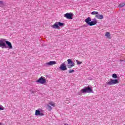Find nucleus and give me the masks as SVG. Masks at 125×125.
Masks as SVG:
<instances>
[{
	"label": "nucleus",
	"mask_w": 125,
	"mask_h": 125,
	"mask_svg": "<svg viewBox=\"0 0 125 125\" xmlns=\"http://www.w3.org/2000/svg\"><path fill=\"white\" fill-rule=\"evenodd\" d=\"M3 110H4L3 106H2L1 105H0V111H2Z\"/></svg>",
	"instance_id": "obj_23"
},
{
	"label": "nucleus",
	"mask_w": 125,
	"mask_h": 125,
	"mask_svg": "<svg viewBox=\"0 0 125 125\" xmlns=\"http://www.w3.org/2000/svg\"><path fill=\"white\" fill-rule=\"evenodd\" d=\"M36 83H39L41 84H44L46 83V79H45V77L42 76L36 81Z\"/></svg>",
	"instance_id": "obj_4"
},
{
	"label": "nucleus",
	"mask_w": 125,
	"mask_h": 125,
	"mask_svg": "<svg viewBox=\"0 0 125 125\" xmlns=\"http://www.w3.org/2000/svg\"><path fill=\"white\" fill-rule=\"evenodd\" d=\"M74 72H75V70H73V69H70V70H69L68 73H69V74H72V73H74Z\"/></svg>",
	"instance_id": "obj_22"
},
{
	"label": "nucleus",
	"mask_w": 125,
	"mask_h": 125,
	"mask_svg": "<svg viewBox=\"0 0 125 125\" xmlns=\"http://www.w3.org/2000/svg\"><path fill=\"white\" fill-rule=\"evenodd\" d=\"M85 22L87 23L88 25H89V23L91 22V18L90 17H88L85 20Z\"/></svg>",
	"instance_id": "obj_12"
},
{
	"label": "nucleus",
	"mask_w": 125,
	"mask_h": 125,
	"mask_svg": "<svg viewBox=\"0 0 125 125\" xmlns=\"http://www.w3.org/2000/svg\"><path fill=\"white\" fill-rule=\"evenodd\" d=\"M76 61L78 65H81V64H83L82 62H79L77 60H76Z\"/></svg>",
	"instance_id": "obj_21"
},
{
	"label": "nucleus",
	"mask_w": 125,
	"mask_h": 125,
	"mask_svg": "<svg viewBox=\"0 0 125 125\" xmlns=\"http://www.w3.org/2000/svg\"><path fill=\"white\" fill-rule=\"evenodd\" d=\"M117 83H119V80L111 79L108 80L105 84L107 85H113V84H117Z\"/></svg>",
	"instance_id": "obj_3"
},
{
	"label": "nucleus",
	"mask_w": 125,
	"mask_h": 125,
	"mask_svg": "<svg viewBox=\"0 0 125 125\" xmlns=\"http://www.w3.org/2000/svg\"><path fill=\"white\" fill-rule=\"evenodd\" d=\"M47 109L48 111H51V110H52V107H51V106L48 104L47 105Z\"/></svg>",
	"instance_id": "obj_15"
},
{
	"label": "nucleus",
	"mask_w": 125,
	"mask_h": 125,
	"mask_svg": "<svg viewBox=\"0 0 125 125\" xmlns=\"http://www.w3.org/2000/svg\"><path fill=\"white\" fill-rule=\"evenodd\" d=\"M53 29H59V25L58 22H56L53 25L51 26Z\"/></svg>",
	"instance_id": "obj_11"
},
{
	"label": "nucleus",
	"mask_w": 125,
	"mask_h": 125,
	"mask_svg": "<svg viewBox=\"0 0 125 125\" xmlns=\"http://www.w3.org/2000/svg\"><path fill=\"white\" fill-rule=\"evenodd\" d=\"M95 17L97 18V19H100V20L104 18L103 15H97L95 16Z\"/></svg>",
	"instance_id": "obj_13"
},
{
	"label": "nucleus",
	"mask_w": 125,
	"mask_h": 125,
	"mask_svg": "<svg viewBox=\"0 0 125 125\" xmlns=\"http://www.w3.org/2000/svg\"><path fill=\"white\" fill-rule=\"evenodd\" d=\"M112 78H113V79H117L118 76H117V74H113L112 75Z\"/></svg>",
	"instance_id": "obj_20"
},
{
	"label": "nucleus",
	"mask_w": 125,
	"mask_h": 125,
	"mask_svg": "<svg viewBox=\"0 0 125 125\" xmlns=\"http://www.w3.org/2000/svg\"><path fill=\"white\" fill-rule=\"evenodd\" d=\"M6 43V44H5ZM8 45V48L9 49H12V45H11V43L9 41H5V39L0 40V47L1 48H7Z\"/></svg>",
	"instance_id": "obj_1"
},
{
	"label": "nucleus",
	"mask_w": 125,
	"mask_h": 125,
	"mask_svg": "<svg viewBox=\"0 0 125 125\" xmlns=\"http://www.w3.org/2000/svg\"><path fill=\"white\" fill-rule=\"evenodd\" d=\"M64 125H68V124H65Z\"/></svg>",
	"instance_id": "obj_25"
},
{
	"label": "nucleus",
	"mask_w": 125,
	"mask_h": 125,
	"mask_svg": "<svg viewBox=\"0 0 125 125\" xmlns=\"http://www.w3.org/2000/svg\"><path fill=\"white\" fill-rule=\"evenodd\" d=\"M60 69L62 71H66L67 68V66H66V63L65 62L62 63L60 65Z\"/></svg>",
	"instance_id": "obj_6"
},
{
	"label": "nucleus",
	"mask_w": 125,
	"mask_h": 125,
	"mask_svg": "<svg viewBox=\"0 0 125 125\" xmlns=\"http://www.w3.org/2000/svg\"><path fill=\"white\" fill-rule=\"evenodd\" d=\"M48 104L53 107H55V104L53 102H50Z\"/></svg>",
	"instance_id": "obj_16"
},
{
	"label": "nucleus",
	"mask_w": 125,
	"mask_h": 125,
	"mask_svg": "<svg viewBox=\"0 0 125 125\" xmlns=\"http://www.w3.org/2000/svg\"><path fill=\"white\" fill-rule=\"evenodd\" d=\"M56 64V62L55 61H50L48 62H46L45 64V66H52V65H55Z\"/></svg>",
	"instance_id": "obj_9"
},
{
	"label": "nucleus",
	"mask_w": 125,
	"mask_h": 125,
	"mask_svg": "<svg viewBox=\"0 0 125 125\" xmlns=\"http://www.w3.org/2000/svg\"><path fill=\"white\" fill-rule=\"evenodd\" d=\"M68 64L67 66L68 68H72L75 66V62L72 61V60L69 59L67 60Z\"/></svg>",
	"instance_id": "obj_5"
},
{
	"label": "nucleus",
	"mask_w": 125,
	"mask_h": 125,
	"mask_svg": "<svg viewBox=\"0 0 125 125\" xmlns=\"http://www.w3.org/2000/svg\"><path fill=\"white\" fill-rule=\"evenodd\" d=\"M105 36L106 37L108 38V39H110V37H111V34H110L109 32H106L105 34Z\"/></svg>",
	"instance_id": "obj_14"
},
{
	"label": "nucleus",
	"mask_w": 125,
	"mask_h": 125,
	"mask_svg": "<svg viewBox=\"0 0 125 125\" xmlns=\"http://www.w3.org/2000/svg\"><path fill=\"white\" fill-rule=\"evenodd\" d=\"M125 3H120V4L119 5V7H124V6H125Z\"/></svg>",
	"instance_id": "obj_19"
},
{
	"label": "nucleus",
	"mask_w": 125,
	"mask_h": 125,
	"mask_svg": "<svg viewBox=\"0 0 125 125\" xmlns=\"http://www.w3.org/2000/svg\"><path fill=\"white\" fill-rule=\"evenodd\" d=\"M96 24H97V20L95 18L89 23V26H94V25H96Z\"/></svg>",
	"instance_id": "obj_8"
},
{
	"label": "nucleus",
	"mask_w": 125,
	"mask_h": 125,
	"mask_svg": "<svg viewBox=\"0 0 125 125\" xmlns=\"http://www.w3.org/2000/svg\"><path fill=\"white\" fill-rule=\"evenodd\" d=\"M35 116H44V114L43 113L41 112L39 109H37L35 111Z\"/></svg>",
	"instance_id": "obj_10"
},
{
	"label": "nucleus",
	"mask_w": 125,
	"mask_h": 125,
	"mask_svg": "<svg viewBox=\"0 0 125 125\" xmlns=\"http://www.w3.org/2000/svg\"><path fill=\"white\" fill-rule=\"evenodd\" d=\"M64 17H65L67 19L72 20L73 19V14L67 13L64 14Z\"/></svg>",
	"instance_id": "obj_7"
},
{
	"label": "nucleus",
	"mask_w": 125,
	"mask_h": 125,
	"mask_svg": "<svg viewBox=\"0 0 125 125\" xmlns=\"http://www.w3.org/2000/svg\"><path fill=\"white\" fill-rule=\"evenodd\" d=\"M91 14L92 15H98V12L93 11L91 12Z\"/></svg>",
	"instance_id": "obj_17"
},
{
	"label": "nucleus",
	"mask_w": 125,
	"mask_h": 125,
	"mask_svg": "<svg viewBox=\"0 0 125 125\" xmlns=\"http://www.w3.org/2000/svg\"><path fill=\"white\" fill-rule=\"evenodd\" d=\"M58 24H59V26H60V27H63L64 26V23L61 22H58Z\"/></svg>",
	"instance_id": "obj_18"
},
{
	"label": "nucleus",
	"mask_w": 125,
	"mask_h": 125,
	"mask_svg": "<svg viewBox=\"0 0 125 125\" xmlns=\"http://www.w3.org/2000/svg\"><path fill=\"white\" fill-rule=\"evenodd\" d=\"M92 92V89L90 87H84L80 90V92L78 93L79 95H81L82 93H90Z\"/></svg>",
	"instance_id": "obj_2"
},
{
	"label": "nucleus",
	"mask_w": 125,
	"mask_h": 125,
	"mask_svg": "<svg viewBox=\"0 0 125 125\" xmlns=\"http://www.w3.org/2000/svg\"><path fill=\"white\" fill-rule=\"evenodd\" d=\"M3 5V2L2 1H0V6Z\"/></svg>",
	"instance_id": "obj_24"
}]
</instances>
